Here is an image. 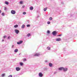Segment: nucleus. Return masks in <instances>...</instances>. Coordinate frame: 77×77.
Instances as JSON below:
<instances>
[{
	"mask_svg": "<svg viewBox=\"0 0 77 77\" xmlns=\"http://www.w3.org/2000/svg\"><path fill=\"white\" fill-rule=\"evenodd\" d=\"M61 35H62V34H60L57 35V36H61Z\"/></svg>",
	"mask_w": 77,
	"mask_h": 77,
	"instance_id": "32",
	"label": "nucleus"
},
{
	"mask_svg": "<svg viewBox=\"0 0 77 77\" xmlns=\"http://www.w3.org/2000/svg\"><path fill=\"white\" fill-rule=\"evenodd\" d=\"M2 15L3 16H4L5 15V13H2Z\"/></svg>",
	"mask_w": 77,
	"mask_h": 77,
	"instance_id": "26",
	"label": "nucleus"
},
{
	"mask_svg": "<svg viewBox=\"0 0 77 77\" xmlns=\"http://www.w3.org/2000/svg\"><path fill=\"white\" fill-rule=\"evenodd\" d=\"M30 10H31V11H32V10L33 9V7H31L30 8Z\"/></svg>",
	"mask_w": 77,
	"mask_h": 77,
	"instance_id": "13",
	"label": "nucleus"
},
{
	"mask_svg": "<svg viewBox=\"0 0 77 77\" xmlns=\"http://www.w3.org/2000/svg\"><path fill=\"white\" fill-rule=\"evenodd\" d=\"M52 34L54 36H56V31H54L53 32Z\"/></svg>",
	"mask_w": 77,
	"mask_h": 77,
	"instance_id": "5",
	"label": "nucleus"
},
{
	"mask_svg": "<svg viewBox=\"0 0 77 77\" xmlns=\"http://www.w3.org/2000/svg\"><path fill=\"white\" fill-rule=\"evenodd\" d=\"M20 5H22V4L23 3V1H20Z\"/></svg>",
	"mask_w": 77,
	"mask_h": 77,
	"instance_id": "20",
	"label": "nucleus"
},
{
	"mask_svg": "<svg viewBox=\"0 0 77 77\" xmlns=\"http://www.w3.org/2000/svg\"><path fill=\"white\" fill-rule=\"evenodd\" d=\"M20 66H23V63L22 62H20Z\"/></svg>",
	"mask_w": 77,
	"mask_h": 77,
	"instance_id": "14",
	"label": "nucleus"
},
{
	"mask_svg": "<svg viewBox=\"0 0 77 77\" xmlns=\"http://www.w3.org/2000/svg\"><path fill=\"white\" fill-rule=\"evenodd\" d=\"M8 77H12V75H10L8 76Z\"/></svg>",
	"mask_w": 77,
	"mask_h": 77,
	"instance_id": "24",
	"label": "nucleus"
},
{
	"mask_svg": "<svg viewBox=\"0 0 77 77\" xmlns=\"http://www.w3.org/2000/svg\"><path fill=\"white\" fill-rule=\"evenodd\" d=\"M63 71H66L67 70H68V69L67 68H63Z\"/></svg>",
	"mask_w": 77,
	"mask_h": 77,
	"instance_id": "8",
	"label": "nucleus"
},
{
	"mask_svg": "<svg viewBox=\"0 0 77 77\" xmlns=\"http://www.w3.org/2000/svg\"><path fill=\"white\" fill-rule=\"evenodd\" d=\"M57 41H60V38H59L57 39L56 40Z\"/></svg>",
	"mask_w": 77,
	"mask_h": 77,
	"instance_id": "12",
	"label": "nucleus"
},
{
	"mask_svg": "<svg viewBox=\"0 0 77 77\" xmlns=\"http://www.w3.org/2000/svg\"><path fill=\"white\" fill-rule=\"evenodd\" d=\"M14 27L15 28H17V27H18V25H16L14 26Z\"/></svg>",
	"mask_w": 77,
	"mask_h": 77,
	"instance_id": "16",
	"label": "nucleus"
},
{
	"mask_svg": "<svg viewBox=\"0 0 77 77\" xmlns=\"http://www.w3.org/2000/svg\"><path fill=\"white\" fill-rule=\"evenodd\" d=\"M48 47L47 48V49H48Z\"/></svg>",
	"mask_w": 77,
	"mask_h": 77,
	"instance_id": "43",
	"label": "nucleus"
},
{
	"mask_svg": "<svg viewBox=\"0 0 77 77\" xmlns=\"http://www.w3.org/2000/svg\"><path fill=\"white\" fill-rule=\"evenodd\" d=\"M38 75L39 77H42L43 76V74L41 72H40L38 74Z\"/></svg>",
	"mask_w": 77,
	"mask_h": 77,
	"instance_id": "4",
	"label": "nucleus"
},
{
	"mask_svg": "<svg viewBox=\"0 0 77 77\" xmlns=\"http://www.w3.org/2000/svg\"><path fill=\"white\" fill-rule=\"evenodd\" d=\"M40 56V54H36L34 55V56Z\"/></svg>",
	"mask_w": 77,
	"mask_h": 77,
	"instance_id": "7",
	"label": "nucleus"
},
{
	"mask_svg": "<svg viewBox=\"0 0 77 77\" xmlns=\"http://www.w3.org/2000/svg\"><path fill=\"white\" fill-rule=\"evenodd\" d=\"M23 15H26V12H23Z\"/></svg>",
	"mask_w": 77,
	"mask_h": 77,
	"instance_id": "23",
	"label": "nucleus"
},
{
	"mask_svg": "<svg viewBox=\"0 0 77 77\" xmlns=\"http://www.w3.org/2000/svg\"><path fill=\"white\" fill-rule=\"evenodd\" d=\"M6 37V36H3V38H5Z\"/></svg>",
	"mask_w": 77,
	"mask_h": 77,
	"instance_id": "33",
	"label": "nucleus"
},
{
	"mask_svg": "<svg viewBox=\"0 0 77 77\" xmlns=\"http://www.w3.org/2000/svg\"><path fill=\"white\" fill-rule=\"evenodd\" d=\"M2 42H3V41H4V40H2Z\"/></svg>",
	"mask_w": 77,
	"mask_h": 77,
	"instance_id": "41",
	"label": "nucleus"
},
{
	"mask_svg": "<svg viewBox=\"0 0 77 77\" xmlns=\"http://www.w3.org/2000/svg\"><path fill=\"white\" fill-rule=\"evenodd\" d=\"M47 8H44V11H47Z\"/></svg>",
	"mask_w": 77,
	"mask_h": 77,
	"instance_id": "19",
	"label": "nucleus"
},
{
	"mask_svg": "<svg viewBox=\"0 0 77 77\" xmlns=\"http://www.w3.org/2000/svg\"><path fill=\"white\" fill-rule=\"evenodd\" d=\"M20 68L19 67H17L16 68V70L17 71H20Z\"/></svg>",
	"mask_w": 77,
	"mask_h": 77,
	"instance_id": "6",
	"label": "nucleus"
},
{
	"mask_svg": "<svg viewBox=\"0 0 77 77\" xmlns=\"http://www.w3.org/2000/svg\"><path fill=\"white\" fill-rule=\"evenodd\" d=\"M18 49H16L15 50H14V52L15 53H17V52H18Z\"/></svg>",
	"mask_w": 77,
	"mask_h": 77,
	"instance_id": "17",
	"label": "nucleus"
},
{
	"mask_svg": "<svg viewBox=\"0 0 77 77\" xmlns=\"http://www.w3.org/2000/svg\"><path fill=\"white\" fill-rule=\"evenodd\" d=\"M47 24H48V22H47Z\"/></svg>",
	"mask_w": 77,
	"mask_h": 77,
	"instance_id": "42",
	"label": "nucleus"
},
{
	"mask_svg": "<svg viewBox=\"0 0 77 77\" xmlns=\"http://www.w3.org/2000/svg\"><path fill=\"white\" fill-rule=\"evenodd\" d=\"M26 26L27 27H30V24L27 25Z\"/></svg>",
	"mask_w": 77,
	"mask_h": 77,
	"instance_id": "21",
	"label": "nucleus"
},
{
	"mask_svg": "<svg viewBox=\"0 0 77 77\" xmlns=\"http://www.w3.org/2000/svg\"><path fill=\"white\" fill-rule=\"evenodd\" d=\"M14 45H12L11 47L12 48H14Z\"/></svg>",
	"mask_w": 77,
	"mask_h": 77,
	"instance_id": "31",
	"label": "nucleus"
},
{
	"mask_svg": "<svg viewBox=\"0 0 77 77\" xmlns=\"http://www.w3.org/2000/svg\"><path fill=\"white\" fill-rule=\"evenodd\" d=\"M48 50H51V48H49Z\"/></svg>",
	"mask_w": 77,
	"mask_h": 77,
	"instance_id": "39",
	"label": "nucleus"
},
{
	"mask_svg": "<svg viewBox=\"0 0 77 77\" xmlns=\"http://www.w3.org/2000/svg\"><path fill=\"white\" fill-rule=\"evenodd\" d=\"M30 34L28 33L27 35V36L28 37H30Z\"/></svg>",
	"mask_w": 77,
	"mask_h": 77,
	"instance_id": "18",
	"label": "nucleus"
},
{
	"mask_svg": "<svg viewBox=\"0 0 77 77\" xmlns=\"http://www.w3.org/2000/svg\"><path fill=\"white\" fill-rule=\"evenodd\" d=\"M2 77H4L5 76V74H2Z\"/></svg>",
	"mask_w": 77,
	"mask_h": 77,
	"instance_id": "27",
	"label": "nucleus"
},
{
	"mask_svg": "<svg viewBox=\"0 0 77 77\" xmlns=\"http://www.w3.org/2000/svg\"><path fill=\"white\" fill-rule=\"evenodd\" d=\"M19 54V55H20V54Z\"/></svg>",
	"mask_w": 77,
	"mask_h": 77,
	"instance_id": "44",
	"label": "nucleus"
},
{
	"mask_svg": "<svg viewBox=\"0 0 77 77\" xmlns=\"http://www.w3.org/2000/svg\"><path fill=\"white\" fill-rule=\"evenodd\" d=\"M23 61H26V59H23Z\"/></svg>",
	"mask_w": 77,
	"mask_h": 77,
	"instance_id": "29",
	"label": "nucleus"
},
{
	"mask_svg": "<svg viewBox=\"0 0 77 77\" xmlns=\"http://www.w3.org/2000/svg\"><path fill=\"white\" fill-rule=\"evenodd\" d=\"M1 13H2V11L0 10V14H1Z\"/></svg>",
	"mask_w": 77,
	"mask_h": 77,
	"instance_id": "36",
	"label": "nucleus"
},
{
	"mask_svg": "<svg viewBox=\"0 0 77 77\" xmlns=\"http://www.w3.org/2000/svg\"><path fill=\"white\" fill-rule=\"evenodd\" d=\"M5 4H6V5H9V2H8L7 1H5Z\"/></svg>",
	"mask_w": 77,
	"mask_h": 77,
	"instance_id": "15",
	"label": "nucleus"
},
{
	"mask_svg": "<svg viewBox=\"0 0 77 77\" xmlns=\"http://www.w3.org/2000/svg\"><path fill=\"white\" fill-rule=\"evenodd\" d=\"M25 27V25H23L22 26H21V28L22 29H24Z\"/></svg>",
	"mask_w": 77,
	"mask_h": 77,
	"instance_id": "11",
	"label": "nucleus"
},
{
	"mask_svg": "<svg viewBox=\"0 0 77 77\" xmlns=\"http://www.w3.org/2000/svg\"><path fill=\"white\" fill-rule=\"evenodd\" d=\"M22 43H23V41L20 40V41L17 42V44L18 45H20V44H22Z\"/></svg>",
	"mask_w": 77,
	"mask_h": 77,
	"instance_id": "3",
	"label": "nucleus"
},
{
	"mask_svg": "<svg viewBox=\"0 0 77 77\" xmlns=\"http://www.w3.org/2000/svg\"><path fill=\"white\" fill-rule=\"evenodd\" d=\"M45 62H46H46H48V61H47V60H45Z\"/></svg>",
	"mask_w": 77,
	"mask_h": 77,
	"instance_id": "30",
	"label": "nucleus"
},
{
	"mask_svg": "<svg viewBox=\"0 0 77 77\" xmlns=\"http://www.w3.org/2000/svg\"><path fill=\"white\" fill-rule=\"evenodd\" d=\"M50 33V31H48V33Z\"/></svg>",
	"mask_w": 77,
	"mask_h": 77,
	"instance_id": "40",
	"label": "nucleus"
},
{
	"mask_svg": "<svg viewBox=\"0 0 77 77\" xmlns=\"http://www.w3.org/2000/svg\"><path fill=\"white\" fill-rule=\"evenodd\" d=\"M11 13L12 14H15L16 12L15 11L12 10L11 11Z\"/></svg>",
	"mask_w": 77,
	"mask_h": 77,
	"instance_id": "2",
	"label": "nucleus"
},
{
	"mask_svg": "<svg viewBox=\"0 0 77 77\" xmlns=\"http://www.w3.org/2000/svg\"><path fill=\"white\" fill-rule=\"evenodd\" d=\"M49 65L50 67H52L53 66V64L51 63H50L49 64Z\"/></svg>",
	"mask_w": 77,
	"mask_h": 77,
	"instance_id": "9",
	"label": "nucleus"
},
{
	"mask_svg": "<svg viewBox=\"0 0 77 77\" xmlns=\"http://www.w3.org/2000/svg\"><path fill=\"white\" fill-rule=\"evenodd\" d=\"M24 7H25V6L24 5H23V6H22L23 8H24Z\"/></svg>",
	"mask_w": 77,
	"mask_h": 77,
	"instance_id": "34",
	"label": "nucleus"
},
{
	"mask_svg": "<svg viewBox=\"0 0 77 77\" xmlns=\"http://www.w3.org/2000/svg\"><path fill=\"white\" fill-rule=\"evenodd\" d=\"M4 10L5 11H6V10H7V8H6V7H5Z\"/></svg>",
	"mask_w": 77,
	"mask_h": 77,
	"instance_id": "25",
	"label": "nucleus"
},
{
	"mask_svg": "<svg viewBox=\"0 0 77 77\" xmlns=\"http://www.w3.org/2000/svg\"><path fill=\"white\" fill-rule=\"evenodd\" d=\"M63 67H61V68H59V70H63Z\"/></svg>",
	"mask_w": 77,
	"mask_h": 77,
	"instance_id": "10",
	"label": "nucleus"
},
{
	"mask_svg": "<svg viewBox=\"0 0 77 77\" xmlns=\"http://www.w3.org/2000/svg\"><path fill=\"white\" fill-rule=\"evenodd\" d=\"M11 39V36H9L8 37V39Z\"/></svg>",
	"mask_w": 77,
	"mask_h": 77,
	"instance_id": "22",
	"label": "nucleus"
},
{
	"mask_svg": "<svg viewBox=\"0 0 77 77\" xmlns=\"http://www.w3.org/2000/svg\"><path fill=\"white\" fill-rule=\"evenodd\" d=\"M49 20H52V17H50L49 18Z\"/></svg>",
	"mask_w": 77,
	"mask_h": 77,
	"instance_id": "28",
	"label": "nucleus"
},
{
	"mask_svg": "<svg viewBox=\"0 0 77 77\" xmlns=\"http://www.w3.org/2000/svg\"><path fill=\"white\" fill-rule=\"evenodd\" d=\"M27 23H29V20H27Z\"/></svg>",
	"mask_w": 77,
	"mask_h": 77,
	"instance_id": "37",
	"label": "nucleus"
},
{
	"mask_svg": "<svg viewBox=\"0 0 77 77\" xmlns=\"http://www.w3.org/2000/svg\"><path fill=\"white\" fill-rule=\"evenodd\" d=\"M14 32L16 34H18L20 32V31H19V30L17 29H16L14 30Z\"/></svg>",
	"mask_w": 77,
	"mask_h": 77,
	"instance_id": "1",
	"label": "nucleus"
},
{
	"mask_svg": "<svg viewBox=\"0 0 77 77\" xmlns=\"http://www.w3.org/2000/svg\"><path fill=\"white\" fill-rule=\"evenodd\" d=\"M50 24V22L49 21L48 22V24Z\"/></svg>",
	"mask_w": 77,
	"mask_h": 77,
	"instance_id": "35",
	"label": "nucleus"
},
{
	"mask_svg": "<svg viewBox=\"0 0 77 77\" xmlns=\"http://www.w3.org/2000/svg\"><path fill=\"white\" fill-rule=\"evenodd\" d=\"M47 33H48V30L47 31Z\"/></svg>",
	"mask_w": 77,
	"mask_h": 77,
	"instance_id": "38",
	"label": "nucleus"
}]
</instances>
